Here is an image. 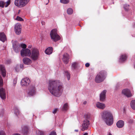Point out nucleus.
<instances>
[{
	"label": "nucleus",
	"instance_id": "f257e3e1",
	"mask_svg": "<svg viewBox=\"0 0 135 135\" xmlns=\"http://www.w3.org/2000/svg\"><path fill=\"white\" fill-rule=\"evenodd\" d=\"M48 88L50 92L55 97H59L62 94L64 90L62 84L57 80L49 81Z\"/></svg>",
	"mask_w": 135,
	"mask_h": 135
},
{
	"label": "nucleus",
	"instance_id": "f03ea898",
	"mask_svg": "<svg viewBox=\"0 0 135 135\" xmlns=\"http://www.w3.org/2000/svg\"><path fill=\"white\" fill-rule=\"evenodd\" d=\"M102 119L108 126L111 125L113 122V117L111 112L109 110H104L101 113Z\"/></svg>",
	"mask_w": 135,
	"mask_h": 135
},
{
	"label": "nucleus",
	"instance_id": "7ed1b4c3",
	"mask_svg": "<svg viewBox=\"0 0 135 135\" xmlns=\"http://www.w3.org/2000/svg\"><path fill=\"white\" fill-rule=\"evenodd\" d=\"M106 72L104 71H100L97 75L95 78V80L97 83H100L103 81L106 78Z\"/></svg>",
	"mask_w": 135,
	"mask_h": 135
},
{
	"label": "nucleus",
	"instance_id": "20e7f679",
	"mask_svg": "<svg viewBox=\"0 0 135 135\" xmlns=\"http://www.w3.org/2000/svg\"><path fill=\"white\" fill-rule=\"evenodd\" d=\"M26 46L25 44L23 43L19 44L16 41H14L13 43V48L16 52H19L21 48L25 49L26 47Z\"/></svg>",
	"mask_w": 135,
	"mask_h": 135
},
{
	"label": "nucleus",
	"instance_id": "39448f33",
	"mask_svg": "<svg viewBox=\"0 0 135 135\" xmlns=\"http://www.w3.org/2000/svg\"><path fill=\"white\" fill-rule=\"evenodd\" d=\"M40 53L38 49L34 48L32 49L31 52L30 58L33 61L37 60L39 57Z\"/></svg>",
	"mask_w": 135,
	"mask_h": 135
},
{
	"label": "nucleus",
	"instance_id": "423d86ee",
	"mask_svg": "<svg viewBox=\"0 0 135 135\" xmlns=\"http://www.w3.org/2000/svg\"><path fill=\"white\" fill-rule=\"evenodd\" d=\"M30 0H15V5L19 8H22L26 6L29 2Z\"/></svg>",
	"mask_w": 135,
	"mask_h": 135
},
{
	"label": "nucleus",
	"instance_id": "0eeeda50",
	"mask_svg": "<svg viewBox=\"0 0 135 135\" xmlns=\"http://www.w3.org/2000/svg\"><path fill=\"white\" fill-rule=\"evenodd\" d=\"M50 35L51 39L55 42L57 41L60 38V37L57 33L56 29H54L51 30L50 32Z\"/></svg>",
	"mask_w": 135,
	"mask_h": 135
},
{
	"label": "nucleus",
	"instance_id": "6e6552de",
	"mask_svg": "<svg viewBox=\"0 0 135 135\" xmlns=\"http://www.w3.org/2000/svg\"><path fill=\"white\" fill-rule=\"evenodd\" d=\"M36 94V89L34 85H31L28 88L27 91V96L32 97Z\"/></svg>",
	"mask_w": 135,
	"mask_h": 135
},
{
	"label": "nucleus",
	"instance_id": "1a4fd4ad",
	"mask_svg": "<svg viewBox=\"0 0 135 135\" xmlns=\"http://www.w3.org/2000/svg\"><path fill=\"white\" fill-rule=\"evenodd\" d=\"M31 51L30 50L28 49H22L21 51V55L22 57L30 56L31 55Z\"/></svg>",
	"mask_w": 135,
	"mask_h": 135
},
{
	"label": "nucleus",
	"instance_id": "9d476101",
	"mask_svg": "<svg viewBox=\"0 0 135 135\" xmlns=\"http://www.w3.org/2000/svg\"><path fill=\"white\" fill-rule=\"evenodd\" d=\"M89 120H84L81 126V130L83 131L87 130L89 126Z\"/></svg>",
	"mask_w": 135,
	"mask_h": 135
},
{
	"label": "nucleus",
	"instance_id": "9b49d317",
	"mask_svg": "<svg viewBox=\"0 0 135 135\" xmlns=\"http://www.w3.org/2000/svg\"><path fill=\"white\" fill-rule=\"evenodd\" d=\"M21 85L23 87H26L31 82L30 79L28 78H24L21 81Z\"/></svg>",
	"mask_w": 135,
	"mask_h": 135
},
{
	"label": "nucleus",
	"instance_id": "f8f14e48",
	"mask_svg": "<svg viewBox=\"0 0 135 135\" xmlns=\"http://www.w3.org/2000/svg\"><path fill=\"white\" fill-rule=\"evenodd\" d=\"M21 25L19 23H17L15 27V30L16 33L19 35L21 33Z\"/></svg>",
	"mask_w": 135,
	"mask_h": 135
},
{
	"label": "nucleus",
	"instance_id": "ddd939ff",
	"mask_svg": "<svg viewBox=\"0 0 135 135\" xmlns=\"http://www.w3.org/2000/svg\"><path fill=\"white\" fill-rule=\"evenodd\" d=\"M122 94L128 98L130 97L132 95L130 90L128 89H123L122 91Z\"/></svg>",
	"mask_w": 135,
	"mask_h": 135
},
{
	"label": "nucleus",
	"instance_id": "4468645a",
	"mask_svg": "<svg viewBox=\"0 0 135 135\" xmlns=\"http://www.w3.org/2000/svg\"><path fill=\"white\" fill-rule=\"evenodd\" d=\"M11 3V0H8L6 2H4L3 1H0V7L2 8L4 7H7Z\"/></svg>",
	"mask_w": 135,
	"mask_h": 135
},
{
	"label": "nucleus",
	"instance_id": "2eb2a0df",
	"mask_svg": "<svg viewBox=\"0 0 135 135\" xmlns=\"http://www.w3.org/2000/svg\"><path fill=\"white\" fill-rule=\"evenodd\" d=\"M107 92L106 90H104L100 94V99L101 102H104L105 101L106 97V94Z\"/></svg>",
	"mask_w": 135,
	"mask_h": 135
},
{
	"label": "nucleus",
	"instance_id": "dca6fc26",
	"mask_svg": "<svg viewBox=\"0 0 135 135\" xmlns=\"http://www.w3.org/2000/svg\"><path fill=\"white\" fill-rule=\"evenodd\" d=\"M69 59V55L67 53H64L63 55L62 60L64 63L67 64L68 62Z\"/></svg>",
	"mask_w": 135,
	"mask_h": 135
},
{
	"label": "nucleus",
	"instance_id": "f3484780",
	"mask_svg": "<svg viewBox=\"0 0 135 135\" xmlns=\"http://www.w3.org/2000/svg\"><path fill=\"white\" fill-rule=\"evenodd\" d=\"M0 97L2 99H4L6 98V94L5 90L3 88L0 89Z\"/></svg>",
	"mask_w": 135,
	"mask_h": 135
},
{
	"label": "nucleus",
	"instance_id": "a211bd4d",
	"mask_svg": "<svg viewBox=\"0 0 135 135\" xmlns=\"http://www.w3.org/2000/svg\"><path fill=\"white\" fill-rule=\"evenodd\" d=\"M96 106L98 108L102 109H103L105 107V105L104 104L99 102L97 103Z\"/></svg>",
	"mask_w": 135,
	"mask_h": 135
},
{
	"label": "nucleus",
	"instance_id": "6ab92c4d",
	"mask_svg": "<svg viewBox=\"0 0 135 135\" xmlns=\"http://www.w3.org/2000/svg\"><path fill=\"white\" fill-rule=\"evenodd\" d=\"M124 122L122 120L118 121L116 123L117 127L119 128H122L124 126Z\"/></svg>",
	"mask_w": 135,
	"mask_h": 135
},
{
	"label": "nucleus",
	"instance_id": "aec40b11",
	"mask_svg": "<svg viewBox=\"0 0 135 135\" xmlns=\"http://www.w3.org/2000/svg\"><path fill=\"white\" fill-rule=\"evenodd\" d=\"M23 62L26 65H29L32 63V61L29 58L25 57L23 59Z\"/></svg>",
	"mask_w": 135,
	"mask_h": 135
},
{
	"label": "nucleus",
	"instance_id": "412c9836",
	"mask_svg": "<svg viewBox=\"0 0 135 135\" xmlns=\"http://www.w3.org/2000/svg\"><path fill=\"white\" fill-rule=\"evenodd\" d=\"M0 69L3 77L5 76L6 75V71L4 66L3 65H0Z\"/></svg>",
	"mask_w": 135,
	"mask_h": 135
},
{
	"label": "nucleus",
	"instance_id": "4be33fe9",
	"mask_svg": "<svg viewBox=\"0 0 135 135\" xmlns=\"http://www.w3.org/2000/svg\"><path fill=\"white\" fill-rule=\"evenodd\" d=\"M6 39V37L4 33L3 32L0 33V40L4 42Z\"/></svg>",
	"mask_w": 135,
	"mask_h": 135
},
{
	"label": "nucleus",
	"instance_id": "5701e85b",
	"mask_svg": "<svg viewBox=\"0 0 135 135\" xmlns=\"http://www.w3.org/2000/svg\"><path fill=\"white\" fill-rule=\"evenodd\" d=\"M127 58V56L125 54H123L120 56L119 58V61L121 62H122L125 61Z\"/></svg>",
	"mask_w": 135,
	"mask_h": 135
},
{
	"label": "nucleus",
	"instance_id": "b1692460",
	"mask_svg": "<svg viewBox=\"0 0 135 135\" xmlns=\"http://www.w3.org/2000/svg\"><path fill=\"white\" fill-rule=\"evenodd\" d=\"M28 131V127L26 126H23L22 127V132L24 134H27Z\"/></svg>",
	"mask_w": 135,
	"mask_h": 135
},
{
	"label": "nucleus",
	"instance_id": "393cba45",
	"mask_svg": "<svg viewBox=\"0 0 135 135\" xmlns=\"http://www.w3.org/2000/svg\"><path fill=\"white\" fill-rule=\"evenodd\" d=\"M52 50L53 49L51 47H49L45 50V53L47 55L50 54L52 52Z\"/></svg>",
	"mask_w": 135,
	"mask_h": 135
},
{
	"label": "nucleus",
	"instance_id": "a878e982",
	"mask_svg": "<svg viewBox=\"0 0 135 135\" xmlns=\"http://www.w3.org/2000/svg\"><path fill=\"white\" fill-rule=\"evenodd\" d=\"M69 108V106L67 103L64 104L63 105L61 110L62 111H66Z\"/></svg>",
	"mask_w": 135,
	"mask_h": 135
},
{
	"label": "nucleus",
	"instance_id": "bb28decb",
	"mask_svg": "<svg viewBox=\"0 0 135 135\" xmlns=\"http://www.w3.org/2000/svg\"><path fill=\"white\" fill-rule=\"evenodd\" d=\"M13 110L14 111V113L16 115H17L19 114L20 112L17 107H14L13 108Z\"/></svg>",
	"mask_w": 135,
	"mask_h": 135
},
{
	"label": "nucleus",
	"instance_id": "cd10ccee",
	"mask_svg": "<svg viewBox=\"0 0 135 135\" xmlns=\"http://www.w3.org/2000/svg\"><path fill=\"white\" fill-rule=\"evenodd\" d=\"M131 106L133 109L135 110V100L131 101L130 103Z\"/></svg>",
	"mask_w": 135,
	"mask_h": 135
},
{
	"label": "nucleus",
	"instance_id": "c85d7f7f",
	"mask_svg": "<svg viewBox=\"0 0 135 135\" xmlns=\"http://www.w3.org/2000/svg\"><path fill=\"white\" fill-rule=\"evenodd\" d=\"M78 64L77 62H73L71 65L72 68V69H75L77 68Z\"/></svg>",
	"mask_w": 135,
	"mask_h": 135
},
{
	"label": "nucleus",
	"instance_id": "c756f323",
	"mask_svg": "<svg viewBox=\"0 0 135 135\" xmlns=\"http://www.w3.org/2000/svg\"><path fill=\"white\" fill-rule=\"evenodd\" d=\"M64 74L66 76L68 80H69L70 78V74L67 71H65Z\"/></svg>",
	"mask_w": 135,
	"mask_h": 135
},
{
	"label": "nucleus",
	"instance_id": "7c9ffc66",
	"mask_svg": "<svg viewBox=\"0 0 135 135\" xmlns=\"http://www.w3.org/2000/svg\"><path fill=\"white\" fill-rule=\"evenodd\" d=\"M73 12V9L71 8H69L67 9V12L69 15L72 14Z\"/></svg>",
	"mask_w": 135,
	"mask_h": 135
},
{
	"label": "nucleus",
	"instance_id": "2f4dec72",
	"mask_svg": "<svg viewBox=\"0 0 135 135\" xmlns=\"http://www.w3.org/2000/svg\"><path fill=\"white\" fill-rule=\"evenodd\" d=\"M84 120H89L90 118V115L89 114H86L84 115Z\"/></svg>",
	"mask_w": 135,
	"mask_h": 135
},
{
	"label": "nucleus",
	"instance_id": "473e14b6",
	"mask_svg": "<svg viewBox=\"0 0 135 135\" xmlns=\"http://www.w3.org/2000/svg\"><path fill=\"white\" fill-rule=\"evenodd\" d=\"M36 133L38 135H43L44 132L38 130L36 131Z\"/></svg>",
	"mask_w": 135,
	"mask_h": 135
},
{
	"label": "nucleus",
	"instance_id": "72a5a7b5",
	"mask_svg": "<svg viewBox=\"0 0 135 135\" xmlns=\"http://www.w3.org/2000/svg\"><path fill=\"white\" fill-rule=\"evenodd\" d=\"M129 5L126 4L124 5V8L126 11H127L129 9Z\"/></svg>",
	"mask_w": 135,
	"mask_h": 135
},
{
	"label": "nucleus",
	"instance_id": "f704fd0d",
	"mask_svg": "<svg viewBox=\"0 0 135 135\" xmlns=\"http://www.w3.org/2000/svg\"><path fill=\"white\" fill-rule=\"evenodd\" d=\"M60 2L64 4H67L69 2V0H60Z\"/></svg>",
	"mask_w": 135,
	"mask_h": 135
},
{
	"label": "nucleus",
	"instance_id": "c9c22d12",
	"mask_svg": "<svg viewBox=\"0 0 135 135\" xmlns=\"http://www.w3.org/2000/svg\"><path fill=\"white\" fill-rule=\"evenodd\" d=\"M16 20L18 21H23V19L22 18L18 16H17Z\"/></svg>",
	"mask_w": 135,
	"mask_h": 135
},
{
	"label": "nucleus",
	"instance_id": "e433bc0d",
	"mask_svg": "<svg viewBox=\"0 0 135 135\" xmlns=\"http://www.w3.org/2000/svg\"><path fill=\"white\" fill-rule=\"evenodd\" d=\"M3 84V79L1 76L0 75V87L2 86Z\"/></svg>",
	"mask_w": 135,
	"mask_h": 135
},
{
	"label": "nucleus",
	"instance_id": "4c0bfd02",
	"mask_svg": "<svg viewBox=\"0 0 135 135\" xmlns=\"http://www.w3.org/2000/svg\"><path fill=\"white\" fill-rule=\"evenodd\" d=\"M47 135H56V133L55 132L53 131L51 132L49 134Z\"/></svg>",
	"mask_w": 135,
	"mask_h": 135
},
{
	"label": "nucleus",
	"instance_id": "58836bf2",
	"mask_svg": "<svg viewBox=\"0 0 135 135\" xmlns=\"http://www.w3.org/2000/svg\"><path fill=\"white\" fill-rule=\"evenodd\" d=\"M0 135H6L5 132L3 131H0Z\"/></svg>",
	"mask_w": 135,
	"mask_h": 135
},
{
	"label": "nucleus",
	"instance_id": "ea45409f",
	"mask_svg": "<svg viewBox=\"0 0 135 135\" xmlns=\"http://www.w3.org/2000/svg\"><path fill=\"white\" fill-rule=\"evenodd\" d=\"M57 110H58V108H55L54 109L52 112L54 114H55L56 113V112L57 111Z\"/></svg>",
	"mask_w": 135,
	"mask_h": 135
},
{
	"label": "nucleus",
	"instance_id": "a19ab883",
	"mask_svg": "<svg viewBox=\"0 0 135 135\" xmlns=\"http://www.w3.org/2000/svg\"><path fill=\"white\" fill-rule=\"evenodd\" d=\"M128 122L129 123H133V121L132 119H129L128 120Z\"/></svg>",
	"mask_w": 135,
	"mask_h": 135
},
{
	"label": "nucleus",
	"instance_id": "79ce46f5",
	"mask_svg": "<svg viewBox=\"0 0 135 135\" xmlns=\"http://www.w3.org/2000/svg\"><path fill=\"white\" fill-rule=\"evenodd\" d=\"M90 65V64L89 63H86L85 64V66L86 67H88Z\"/></svg>",
	"mask_w": 135,
	"mask_h": 135
},
{
	"label": "nucleus",
	"instance_id": "37998d69",
	"mask_svg": "<svg viewBox=\"0 0 135 135\" xmlns=\"http://www.w3.org/2000/svg\"><path fill=\"white\" fill-rule=\"evenodd\" d=\"M18 67L17 66V67H16V68H15V70H16L17 71V72H18L19 71V70L18 69Z\"/></svg>",
	"mask_w": 135,
	"mask_h": 135
},
{
	"label": "nucleus",
	"instance_id": "c03bdc74",
	"mask_svg": "<svg viewBox=\"0 0 135 135\" xmlns=\"http://www.w3.org/2000/svg\"><path fill=\"white\" fill-rule=\"evenodd\" d=\"M16 83V81L14 80L13 81V84L15 85Z\"/></svg>",
	"mask_w": 135,
	"mask_h": 135
},
{
	"label": "nucleus",
	"instance_id": "a18cd8bd",
	"mask_svg": "<svg viewBox=\"0 0 135 135\" xmlns=\"http://www.w3.org/2000/svg\"><path fill=\"white\" fill-rule=\"evenodd\" d=\"M20 67L21 68H23V65H21Z\"/></svg>",
	"mask_w": 135,
	"mask_h": 135
},
{
	"label": "nucleus",
	"instance_id": "49530a36",
	"mask_svg": "<svg viewBox=\"0 0 135 135\" xmlns=\"http://www.w3.org/2000/svg\"><path fill=\"white\" fill-rule=\"evenodd\" d=\"M10 62V60H8L6 62V63L7 64H9V63Z\"/></svg>",
	"mask_w": 135,
	"mask_h": 135
},
{
	"label": "nucleus",
	"instance_id": "de8ad7c7",
	"mask_svg": "<svg viewBox=\"0 0 135 135\" xmlns=\"http://www.w3.org/2000/svg\"><path fill=\"white\" fill-rule=\"evenodd\" d=\"M86 103H87V102L86 101H84L83 102V104H86Z\"/></svg>",
	"mask_w": 135,
	"mask_h": 135
},
{
	"label": "nucleus",
	"instance_id": "09e8293b",
	"mask_svg": "<svg viewBox=\"0 0 135 135\" xmlns=\"http://www.w3.org/2000/svg\"><path fill=\"white\" fill-rule=\"evenodd\" d=\"M88 133H85L83 135H88Z\"/></svg>",
	"mask_w": 135,
	"mask_h": 135
},
{
	"label": "nucleus",
	"instance_id": "8fccbe9b",
	"mask_svg": "<svg viewBox=\"0 0 135 135\" xmlns=\"http://www.w3.org/2000/svg\"><path fill=\"white\" fill-rule=\"evenodd\" d=\"M75 132H78V129H75Z\"/></svg>",
	"mask_w": 135,
	"mask_h": 135
},
{
	"label": "nucleus",
	"instance_id": "3c124183",
	"mask_svg": "<svg viewBox=\"0 0 135 135\" xmlns=\"http://www.w3.org/2000/svg\"><path fill=\"white\" fill-rule=\"evenodd\" d=\"M13 135H21L17 133V134H14Z\"/></svg>",
	"mask_w": 135,
	"mask_h": 135
},
{
	"label": "nucleus",
	"instance_id": "603ef678",
	"mask_svg": "<svg viewBox=\"0 0 135 135\" xmlns=\"http://www.w3.org/2000/svg\"><path fill=\"white\" fill-rule=\"evenodd\" d=\"M3 112H4V111H3V112H2L1 113V114H3Z\"/></svg>",
	"mask_w": 135,
	"mask_h": 135
},
{
	"label": "nucleus",
	"instance_id": "864d4df0",
	"mask_svg": "<svg viewBox=\"0 0 135 135\" xmlns=\"http://www.w3.org/2000/svg\"><path fill=\"white\" fill-rule=\"evenodd\" d=\"M28 48L30 49L31 48V46H29Z\"/></svg>",
	"mask_w": 135,
	"mask_h": 135
},
{
	"label": "nucleus",
	"instance_id": "5fc2aeb1",
	"mask_svg": "<svg viewBox=\"0 0 135 135\" xmlns=\"http://www.w3.org/2000/svg\"><path fill=\"white\" fill-rule=\"evenodd\" d=\"M108 135H112L110 133H109Z\"/></svg>",
	"mask_w": 135,
	"mask_h": 135
},
{
	"label": "nucleus",
	"instance_id": "6e6d98bb",
	"mask_svg": "<svg viewBox=\"0 0 135 135\" xmlns=\"http://www.w3.org/2000/svg\"><path fill=\"white\" fill-rule=\"evenodd\" d=\"M44 22H43V21H42V22H41V23L42 24V25H43V23H44Z\"/></svg>",
	"mask_w": 135,
	"mask_h": 135
}]
</instances>
